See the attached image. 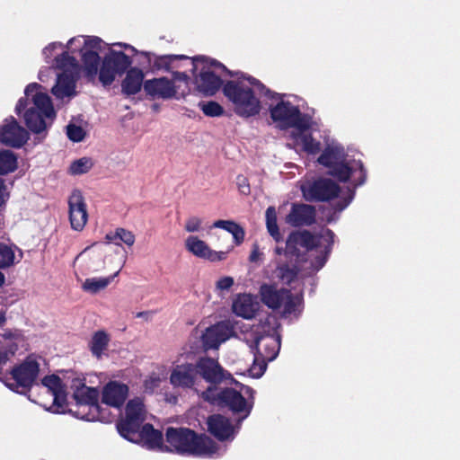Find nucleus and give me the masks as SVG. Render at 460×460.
<instances>
[{"label": "nucleus", "mask_w": 460, "mask_h": 460, "mask_svg": "<svg viewBox=\"0 0 460 460\" xmlns=\"http://www.w3.org/2000/svg\"><path fill=\"white\" fill-rule=\"evenodd\" d=\"M236 79L228 80L223 85V93L234 105V111L240 117L250 118L258 115L261 106L256 93L269 99L279 96L278 93L267 88L260 80L243 72H234Z\"/></svg>", "instance_id": "obj_1"}, {"label": "nucleus", "mask_w": 460, "mask_h": 460, "mask_svg": "<svg viewBox=\"0 0 460 460\" xmlns=\"http://www.w3.org/2000/svg\"><path fill=\"white\" fill-rule=\"evenodd\" d=\"M40 88L41 85L38 83L29 84L24 90L25 97L20 98L15 106V112L18 115L24 111V123L34 134L47 131L56 118L50 97L45 93L39 92Z\"/></svg>", "instance_id": "obj_2"}, {"label": "nucleus", "mask_w": 460, "mask_h": 460, "mask_svg": "<svg viewBox=\"0 0 460 460\" xmlns=\"http://www.w3.org/2000/svg\"><path fill=\"white\" fill-rule=\"evenodd\" d=\"M166 452L199 457H212L218 445L208 435L199 434L189 428L169 427L165 431Z\"/></svg>", "instance_id": "obj_3"}, {"label": "nucleus", "mask_w": 460, "mask_h": 460, "mask_svg": "<svg viewBox=\"0 0 460 460\" xmlns=\"http://www.w3.org/2000/svg\"><path fill=\"white\" fill-rule=\"evenodd\" d=\"M190 71L194 77L197 90L205 95L212 96L224 85L223 80L217 75L212 67L221 68L228 75L234 76V72L216 59H209L203 56L190 58Z\"/></svg>", "instance_id": "obj_4"}, {"label": "nucleus", "mask_w": 460, "mask_h": 460, "mask_svg": "<svg viewBox=\"0 0 460 460\" xmlns=\"http://www.w3.org/2000/svg\"><path fill=\"white\" fill-rule=\"evenodd\" d=\"M203 398L220 408H227L234 414L241 415V420L250 415L253 405L252 402H249L240 392L232 387L219 391L209 387L203 393Z\"/></svg>", "instance_id": "obj_5"}, {"label": "nucleus", "mask_w": 460, "mask_h": 460, "mask_svg": "<svg viewBox=\"0 0 460 460\" xmlns=\"http://www.w3.org/2000/svg\"><path fill=\"white\" fill-rule=\"evenodd\" d=\"M278 103L270 107L271 119L278 123L282 129L295 128L300 130H306L310 125L306 116L303 114L298 106L293 105L289 101H284L283 95L273 98Z\"/></svg>", "instance_id": "obj_6"}, {"label": "nucleus", "mask_w": 460, "mask_h": 460, "mask_svg": "<svg viewBox=\"0 0 460 460\" xmlns=\"http://www.w3.org/2000/svg\"><path fill=\"white\" fill-rule=\"evenodd\" d=\"M40 372V364L35 358L27 357L22 363L10 371L13 383L5 381V385L15 393L23 394L30 391L35 384Z\"/></svg>", "instance_id": "obj_7"}, {"label": "nucleus", "mask_w": 460, "mask_h": 460, "mask_svg": "<svg viewBox=\"0 0 460 460\" xmlns=\"http://www.w3.org/2000/svg\"><path fill=\"white\" fill-rule=\"evenodd\" d=\"M131 64V58L123 51L111 49L103 58L100 66V82L103 86L111 85L117 75H122L128 70Z\"/></svg>", "instance_id": "obj_8"}, {"label": "nucleus", "mask_w": 460, "mask_h": 460, "mask_svg": "<svg viewBox=\"0 0 460 460\" xmlns=\"http://www.w3.org/2000/svg\"><path fill=\"white\" fill-rule=\"evenodd\" d=\"M146 410L139 398L129 400L125 408V417L117 422V429L121 437L129 440L144 425Z\"/></svg>", "instance_id": "obj_9"}, {"label": "nucleus", "mask_w": 460, "mask_h": 460, "mask_svg": "<svg viewBox=\"0 0 460 460\" xmlns=\"http://www.w3.org/2000/svg\"><path fill=\"white\" fill-rule=\"evenodd\" d=\"M304 199L309 202H325L339 197L341 187L329 178H318L301 188Z\"/></svg>", "instance_id": "obj_10"}, {"label": "nucleus", "mask_w": 460, "mask_h": 460, "mask_svg": "<svg viewBox=\"0 0 460 460\" xmlns=\"http://www.w3.org/2000/svg\"><path fill=\"white\" fill-rule=\"evenodd\" d=\"M73 398L75 400L79 407H88L89 412L81 413L76 411L75 414L78 418L86 420H101V406L99 404V392L94 387L86 386L82 384L76 387L73 394Z\"/></svg>", "instance_id": "obj_11"}, {"label": "nucleus", "mask_w": 460, "mask_h": 460, "mask_svg": "<svg viewBox=\"0 0 460 460\" xmlns=\"http://www.w3.org/2000/svg\"><path fill=\"white\" fill-rule=\"evenodd\" d=\"M235 334L234 325L230 320H224L208 327L201 335L202 346L206 350L217 349L223 342Z\"/></svg>", "instance_id": "obj_12"}, {"label": "nucleus", "mask_w": 460, "mask_h": 460, "mask_svg": "<svg viewBox=\"0 0 460 460\" xmlns=\"http://www.w3.org/2000/svg\"><path fill=\"white\" fill-rule=\"evenodd\" d=\"M144 91L151 99L169 100L180 99L185 96V92L177 96L178 91L175 84L167 77L148 79L144 82Z\"/></svg>", "instance_id": "obj_13"}, {"label": "nucleus", "mask_w": 460, "mask_h": 460, "mask_svg": "<svg viewBox=\"0 0 460 460\" xmlns=\"http://www.w3.org/2000/svg\"><path fill=\"white\" fill-rule=\"evenodd\" d=\"M29 139V134L13 116L6 118L0 128V142L5 146L19 148Z\"/></svg>", "instance_id": "obj_14"}, {"label": "nucleus", "mask_w": 460, "mask_h": 460, "mask_svg": "<svg viewBox=\"0 0 460 460\" xmlns=\"http://www.w3.org/2000/svg\"><path fill=\"white\" fill-rule=\"evenodd\" d=\"M317 246V241L310 231H293L287 238L285 255L299 259L303 255L301 248L308 252Z\"/></svg>", "instance_id": "obj_15"}, {"label": "nucleus", "mask_w": 460, "mask_h": 460, "mask_svg": "<svg viewBox=\"0 0 460 460\" xmlns=\"http://www.w3.org/2000/svg\"><path fill=\"white\" fill-rule=\"evenodd\" d=\"M353 165H349L348 163L339 161L331 170L328 171V174L334 177L341 182H346L349 180L352 174L358 173V177L354 179V188L363 185L367 180V170L364 167L363 163L354 161Z\"/></svg>", "instance_id": "obj_16"}, {"label": "nucleus", "mask_w": 460, "mask_h": 460, "mask_svg": "<svg viewBox=\"0 0 460 460\" xmlns=\"http://www.w3.org/2000/svg\"><path fill=\"white\" fill-rule=\"evenodd\" d=\"M316 208L313 205L294 202L285 222L293 227L311 226L316 222Z\"/></svg>", "instance_id": "obj_17"}, {"label": "nucleus", "mask_w": 460, "mask_h": 460, "mask_svg": "<svg viewBox=\"0 0 460 460\" xmlns=\"http://www.w3.org/2000/svg\"><path fill=\"white\" fill-rule=\"evenodd\" d=\"M69 221L75 231H82L88 220L86 203L82 192L75 190L68 199Z\"/></svg>", "instance_id": "obj_18"}, {"label": "nucleus", "mask_w": 460, "mask_h": 460, "mask_svg": "<svg viewBox=\"0 0 460 460\" xmlns=\"http://www.w3.org/2000/svg\"><path fill=\"white\" fill-rule=\"evenodd\" d=\"M197 367L198 378L200 376L212 385L220 384L225 378V370L217 359L201 357L194 364Z\"/></svg>", "instance_id": "obj_19"}, {"label": "nucleus", "mask_w": 460, "mask_h": 460, "mask_svg": "<svg viewBox=\"0 0 460 460\" xmlns=\"http://www.w3.org/2000/svg\"><path fill=\"white\" fill-rule=\"evenodd\" d=\"M198 380L197 367L193 363L176 365L170 375V383L175 388L192 389Z\"/></svg>", "instance_id": "obj_20"}, {"label": "nucleus", "mask_w": 460, "mask_h": 460, "mask_svg": "<svg viewBox=\"0 0 460 460\" xmlns=\"http://www.w3.org/2000/svg\"><path fill=\"white\" fill-rule=\"evenodd\" d=\"M128 441L142 444L147 449L165 451L162 431L155 429L150 423H146Z\"/></svg>", "instance_id": "obj_21"}, {"label": "nucleus", "mask_w": 460, "mask_h": 460, "mask_svg": "<svg viewBox=\"0 0 460 460\" xmlns=\"http://www.w3.org/2000/svg\"><path fill=\"white\" fill-rule=\"evenodd\" d=\"M208 431L218 441L232 440L234 438V427L229 418L219 414H212L207 419Z\"/></svg>", "instance_id": "obj_22"}, {"label": "nucleus", "mask_w": 460, "mask_h": 460, "mask_svg": "<svg viewBox=\"0 0 460 460\" xmlns=\"http://www.w3.org/2000/svg\"><path fill=\"white\" fill-rule=\"evenodd\" d=\"M128 395V386L118 381H110L102 389V402L114 408H120Z\"/></svg>", "instance_id": "obj_23"}, {"label": "nucleus", "mask_w": 460, "mask_h": 460, "mask_svg": "<svg viewBox=\"0 0 460 460\" xmlns=\"http://www.w3.org/2000/svg\"><path fill=\"white\" fill-rule=\"evenodd\" d=\"M255 350L263 361H271L276 358L280 349V339L275 336H259L255 341Z\"/></svg>", "instance_id": "obj_24"}, {"label": "nucleus", "mask_w": 460, "mask_h": 460, "mask_svg": "<svg viewBox=\"0 0 460 460\" xmlns=\"http://www.w3.org/2000/svg\"><path fill=\"white\" fill-rule=\"evenodd\" d=\"M76 77L72 70H65L58 75L52 93L58 99L75 95Z\"/></svg>", "instance_id": "obj_25"}, {"label": "nucleus", "mask_w": 460, "mask_h": 460, "mask_svg": "<svg viewBox=\"0 0 460 460\" xmlns=\"http://www.w3.org/2000/svg\"><path fill=\"white\" fill-rule=\"evenodd\" d=\"M286 293H289V289H277L273 285L262 284L260 288L261 302L273 310L279 309L282 305Z\"/></svg>", "instance_id": "obj_26"}, {"label": "nucleus", "mask_w": 460, "mask_h": 460, "mask_svg": "<svg viewBox=\"0 0 460 460\" xmlns=\"http://www.w3.org/2000/svg\"><path fill=\"white\" fill-rule=\"evenodd\" d=\"M233 312L244 319H252L258 310V304L249 294L239 295L233 302Z\"/></svg>", "instance_id": "obj_27"}, {"label": "nucleus", "mask_w": 460, "mask_h": 460, "mask_svg": "<svg viewBox=\"0 0 460 460\" xmlns=\"http://www.w3.org/2000/svg\"><path fill=\"white\" fill-rule=\"evenodd\" d=\"M144 73L140 68L131 67L121 83L122 93L128 96L137 93L144 86Z\"/></svg>", "instance_id": "obj_28"}, {"label": "nucleus", "mask_w": 460, "mask_h": 460, "mask_svg": "<svg viewBox=\"0 0 460 460\" xmlns=\"http://www.w3.org/2000/svg\"><path fill=\"white\" fill-rule=\"evenodd\" d=\"M143 56L147 58L148 63H151L154 58V68L157 70L171 71L172 65L177 60H190V58L185 55H163L156 56L150 52H141Z\"/></svg>", "instance_id": "obj_29"}, {"label": "nucleus", "mask_w": 460, "mask_h": 460, "mask_svg": "<svg viewBox=\"0 0 460 460\" xmlns=\"http://www.w3.org/2000/svg\"><path fill=\"white\" fill-rule=\"evenodd\" d=\"M81 52L85 76L88 80L93 81L100 72L101 58L94 50H81Z\"/></svg>", "instance_id": "obj_30"}, {"label": "nucleus", "mask_w": 460, "mask_h": 460, "mask_svg": "<svg viewBox=\"0 0 460 460\" xmlns=\"http://www.w3.org/2000/svg\"><path fill=\"white\" fill-rule=\"evenodd\" d=\"M109 342L110 336L105 331L100 330L95 332L89 343L92 355L100 359L103 352L108 349Z\"/></svg>", "instance_id": "obj_31"}, {"label": "nucleus", "mask_w": 460, "mask_h": 460, "mask_svg": "<svg viewBox=\"0 0 460 460\" xmlns=\"http://www.w3.org/2000/svg\"><path fill=\"white\" fill-rule=\"evenodd\" d=\"M284 305L283 314L296 316L299 315L304 307V299L302 295H294L289 290V293L285 294V299L282 304Z\"/></svg>", "instance_id": "obj_32"}, {"label": "nucleus", "mask_w": 460, "mask_h": 460, "mask_svg": "<svg viewBox=\"0 0 460 460\" xmlns=\"http://www.w3.org/2000/svg\"><path fill=\"white\" fill-rule=\"evenodd\" d=\"M213 226L232 234L235 245H240L244 240L245 232L243 228L232 220H217L214 222Z\"/></svg>", "instance_id": "obj_33"}, {"label": "nucleus", "mask_w": 460, "mask_h": 460, "mask_svg": "<svg viewBox=\"0 0 460 460\" xmlns=\"http://www.w3.org/2000/svg\"><path fill=\"white\" fill-rule=\"evenodd\" d=\"M299 273L297 266H289L288 263H281L275 270L276 278L283 284L290 286L296 280Z\"/></svg>", "instance_id": "obj_34"}, {"label": "nucleus", "mask_w": 460, "mask_h": 460, "mask_svg": "<svg viewBox=\"0 0 460 460\" xmlns=\"http://www.w3.org/2000/svg\"><path fill=\"white\" fill-rule=\"evenodd\" d=\"M108 243H113L116 245H121V243L132 246L135 243V234L125 228L119 227L114 232H110L105 235Z\"/></svg>", "instance_id": "obj_35"}, {"label": "nucleus", "mask_w": 460, "mask_h": 460, "mask_svg": "<svg viewBox=\"0 0 460 460\" xmlns=\"http://www.w3.org/2000/svg\"><path fill=\"white\" fill-rule=\"evenodd\" d=\"M186 249L197 257L208 259L211 251L208 245L197 236L190 235L185 241Z\"/></svg>", "instance_id": "obj_36"}, {"label": "nucleus", "mask_w": 460, "mask_h": 460, "mask_svg": "<svg viewBox=\"0 0 460 460\" xmlns=\"http://www.w3.org/2000/svg\"><path fill=\"white\" fill-rule=\"evenodd\" d=\"M17 169V157L11 150L0 148V175L13 172Z\"/></svg>", "instance_id": "obj_37"}, {"label": "nucleus", "mask_w": 460, "mask_h": 460, "mask_svg": "<svg viewBox=\"0 0 460 460\" xmlns=\"http://www.w3.org/2000/svg\"><path fill=\"white\" fill-rule=\"evenodd\" d=\"M266 217V227L270 234V235L277 242L279 243L283 240V237L280 234L278 222H277V213L274 207H269L266 209L265 213Z\"/></svg>", "instance_id": "obj_38"}, {"label": "nucleus", "mask_w": 460, "mask_h": 460, "mask_svg": "<svg viewBox=\"0 0 460 460\" xmlns=\"http://www.w3.org/2000/svg\"><path fill=\"white\" fill-rule=\"evenodd\" d=\"M111 278H91L86 279L83 284V289L92 294H96L104 289L111 282Z\"/></svg>", "instance_id": "obj_39"}, {"label": "nucleus", "mask_w": 460, "mask_h": 460, "mask_svg": "<svg viewBox=\"0 0 460 460\" xmlns=\"http://www.w3.org/2000/svg\"><path fill=\"white\" fill-rule=\"evenodd\" d=\"M15 254L11 246L0 242V269H7L14 264Z\"/></svg>", "instance_id": "obj_40"}, {"label": "nucleus", "mask_w": 460, "mask_h": 460, "mask_svg": "<svg viewBox=\"0 0 460 460\" xmlns=\"http://www.w3.org/2000/svg\"><path fill=\"white\" fill-rule=\"evenodd\" d=\"M318 163L331 170L340 160L338 153L332 147H326L317 159Z\"/></svg>", "instance_id": "obj_41"}, {"label": "nucleus", "mask_w": 460, "mask_h": 460, "mask_svg": "<svg viewBox=\"0 0 460 460\" xmlns=\"http://www.w3.org/2000/svg\"><path fill=\"white\" fill-rule=\"evenodd\" d=\"M51 395L53 396V403L49 410L54 413L64 412L65 406L66 405V387L51 394Z\"/></svg>", "instance_id": "obj_42"}, {"label": "nucleus", "mask_w": 460, "mask_h": 460, "mask_svg": "<svg viewBox=\"0 0 460 460\" xmlns=\"http://www.w3.org/2000/svg\"><path fill=\"white\" fill-rule=\"evenodd\" d=\"M199 107L208 117H220L224 114V108L215 101L200 102Z\"/></svg>", "instance_id": "obj_43"}, {"label": "nucleus", "mask_w": 460, "mask_h": 460, "mask_svg": "<svg viewBox=\"0 0 460 460\" xmlns=\"http://www.w3.org/2000/svg\"><path fill=\"white\" fill-rule=\"evenodd\" d=\"M301 144L305 152L315 155L321 150V143L314 138L312 134H303L300 137Z\"/></svg>", "instance_id": "obj_44"}, {"label": "nucleus", "mask_w": 460, "mask_h": 460, "mask_svg": "<svg viewBox=\"0 0 460 460\" xmlns=\"http://www.w3.org/2000/svg\"><path fill=\"white\" fill-rule=\"evenodd\" d=\"M55 64L58 69L63 71L71 70V68H75L77 66L75 58L69 55L67 51H64L56 57Z\"/></svg>", "instance_id": "obj_45"}, {"label": "nucleus", "mask_w": 460, "mask_h": 460, "mask_svg": "<svg viewBox=\"0 0 460 460\" xmlns=\"http://www.w3.org/2000/svg\"><path fill=\"white\" fill-rule=\"evenodd\" d=\"M93 167V162L90 158L83 157L74 161L70 165V172L74 175H79L87 172Z\"/></svg>", "instance_id": "obj_46"}, {"label": "nucleus", "mask_w": 460, "mask_h": 460, "mask_svg": "<svg viewBox=\"0 0 460 460\" xmlns=\"http://www.w3.org/2000/svg\"><path fill=\"white\" fill-rule=\"evenodd\" d=\"M41 383L48 388L50 394L65 387L61 378L57 375L44 376Z\"/></svg>", "instance_id": "obj_47"}, {"label": "nucleus", "mask_w": 460, "mask_h": 460, "mask_svg": "<svg viewBox=\"0 0 460 460\" xmlns=\"http://www.w3.org/2000/svg\"><path fill=\"white\" fill-rule=\"evenodd\" d=\"M67 137L73 142H81L84 140L85 132L82 127L75 124H68L66 126Z\"/></svg>", "instance_id": "obj_48"}, {"label": "nucleus", "mask_w": 460, "mask_h": 460, "mask_svg": "<svg viewBox=\"0 0 460 460\" xmlns=\"http://www.w3.org/2000/svg\"><path fill=\"white\" fill-rule=\"evenodd\" d=\"M354 190L349 188L347 196L336 201L333 205V209L338 212L344 210L354 199Z\"/></svg>", "instance_id": "obj_49"}, {"label": "nucleus", "mask_w": 460, "mask_h": 460, "mask_svg": "<svg viewBox=\"0 0 460 460\" xmlns=\"http://www.w3.org/2000/svg\"><path fill=\"white\" fill-rule=\"evenodd\" d=\"M102 40L96 36H88L84 39V46L81 50H94L101 49Z\"/></svg>", "instance_id": "obj_50"}, {"label": "nucleus", "mask_w": 460, "mask_h": 460, "mask_svg": "<svg viewBox=\"0 0 460 460\" xmlns=\"http://www.w3.org/2000/svg\"><path fill=\"white\" fill-rule=\"evenodd\" d=\"M201 219L197 217H190L185 224V230L189 233L198 232L201 227Z\"/></svg>", "instance_id": "obj_51"}, {"label": "nucleus", "mask_w": 460, "mask_h": 460, "mask_svg": "<svg viewBox=\"0 0 460 460\" xmlns=\"http://www.w3.org/2000/svg\"><path fill=\"white\" fill-rule=\"evenodd\" d=\"M236 183L239 191L243 195H249L251 193V187L248 179L243 175H238L236 177Z\"/></svg>", "instance_id": "obj_52"}, {"label": "nucleus", "mask_w": 460, "mask_h": 460, "mask_svg": "<svg viewBox=\"0 0 460 460\" xmlns=\"http://www.w3.org/2000/svg\"><path fill=\"white\" fill-rule=\"evenodd\" d=\"M234 285L232 277H223L217 282V288L220 290H228Z\"/></svg>", "instance_id": "obj_53"}, {"label": "nucleus", "mask_w": 460, "mask_h": 460, "mask_svg": "<svg viewBox=\"0 0 460 460\" xmlns=\"http://www.w3.org/2000/svg\"><path fill=\"white\" fill-rule=\"evenodd\" d=\"M227 252H216L211 250L208 259L210 261H220L226 259Z\"/></svg>", "instance_id": "obj_54"}, {"label": "nucleus", "mask_w": 460, "mask_h": 460, "mask_svg": "<svg viewBox=\"0 0 460 460\" xmlns=\"http://www.w3.org/2000/svg\"><path fill=\"white\" fill-rule=\"evenodd\" d=\"M173 83L175 81L182 82L185 84L186 88H188L190 76L185 72H172V80Z\"/></svg>", "instance_id": "obj_55"}, {"label": "nucleus", "mask_w": 460, "mask_h": 460, "mask_svg": "<svg viewBox=\"0 0 460 460\" xmlns=\"http://www.w3.org/2000/svg\"><path fill=\"white\" fill-rule=\"evenodd\" d=\"M8 197L9 194L6 192L4 180L0 178V207L5 202V199Z\"/></svg>", "instance_id": "obj_56"}, {"label": "nucleus", "mask_w": 460, "mask_h": 460, "mask_svg": "<svg viewBox=\"0 0 460 460\" xmlns=\"http://www.w3.org/2000/svg\"><path fill=\"white\" fill-rule=\"evenodd\" d=\"M326 236L328 237V243L329 246L326 247V253H329L331 252V246L332 245L334 242L335 234L331 229H326L325 231Z\"/></svg>", "instance_id": "obj_57"}, {"label": "nucleus", "mask_w": 460, "mask_h": 460, "mask_svg": "<svg viewBox=\"0 0 460 460\" xmlns=\"http://www.w3.org/2000/svg\"><path fill=\"white\" fill-rule=\"evenodd\" d=\"M260 255L259 247L257 244H254L253 249L249 256V261L251 262H255L258 261Z\"/></svg>", "instance_id": "obj_58"}, {"label": "nucleus", "mask_w": 460, "mask_h": 460, "mask_svg": "<svg viewBox=\"0 0 460 460\" xmlns=\"http://www.w3.org/2000/svg\"><path fill=\"white\" fill-rule=\"evenodd\" d=\"M326 257L325 256H317L315 258V262H314V268L318 270L320 269H322L325 262H326Z\"/></svg>", "instance_id": "obj_59"}, {"label": "nucleus", "mask_w": 460, "mask_h": 460, "mask_svg": "<svg viewBox=\"0 0 460 460\" xmlns=\"http://www.w3.org/2000/svg\"><path fill=\"white\" fill-rule=\"evenodd\" d=\"M114 45H117V46H119L121 48H124V49H131L133 52H137V49L133 47V46H130L127 43H120V42H118V43H115Z\"/></svg>", "instance_id": "obj_60"}, {"label": "nucleus", "mask_w": 460, "mask_h": 460, "mask_svg": "<svg viewBox=\"0 0 460 460\" xmlns=\"http://www.w3.org/2000/svg\"><path fill=\"white\" fill-rule=\"evenodd\" d=\"M285 251H286V248L284 249L283 247H279V246H277L274 250V252L277 255L285 254Z\"/></svg>", "instance_id": "obj_61"}, {"label": "nucleus", "mask_w": 460, "mask_h": 460, "mask_svg": "<svg viewBox=\"0 0 460 460\" xmlns=\"http://www.w3.org/2000/svg\"><path fill=\"white\" fill-rule=\"evenodd\" d=\"M7 360V356L4 352L0 351V365L5 363Z\"/></svg>", "instance_id": "obj_62"}, {"label": "nucleus", "mask_w": 460, "mask_h": 460, "mask_svg": "<svg viewBox=\"0 0 460 460\" xmlns=\"http://www.w3.org/2000/svg\"><path fill=\"white\" fill-rule=\"evenodd\" d=\"M5 321V313L4 311H0V325L4 324Z\"/></svg>", "instance_id": "obj_63"}, {"label": "nucleus", "mask_w": 460, "mask_h": 460, "mask_svg": "<svg viewBox=\"0 0 460 460\" xmlns=\"http://www.w3.org/2000/svg\"><path fill=\"white\" fill-rule=\"evenodd\" d=\"M148 314H149V312H147V311H143V312H138V313L137 314V315H136V316H137V318H140V317H146V316H147Z\"/></svg>", "instance_id": "obj_64"}]
</instances>
